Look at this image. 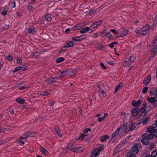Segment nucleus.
<instances>
[{
	"label": "nucleus",
	"instance_id": "nucleus-1",
	"mask_svg": "<svg viewBox=\"0 0 157 157\" xmlns=\"http://www.w3.org/2000/svg\"><path fill=\"white\" fill-rule=\"evenodd\" d=\"M135 60V58L133 55L128 54L126 56L123 65L126 67H129L131 63H133Z\"/></svg>",
	"mask_w": 157,
	"mask_h": 157
},
{
	"label": "nucleus",
	"instance_id": "nucleus-2",
	"mask_svg": "<svg viewBox=\"0 0 157 157\" xmlns=\"http://www.w3.org/2000/svg\"><path fill=\"white\" fill-rule=\"evenodd\" d=\"M68 149L71 150L72 151L77 152L80 153L82 152L83 150V148L80 146L76 147H73L72 143L71 142L67 147Z\"/></svg>",
	"mask_w": 157,
	"mask_h": 157
},
{
	"label": "nucleus",
	"instance_id": "nucleus-3",
	"mask_svg": "<svg viewBox=\"0 0 157 157\" xmlns=\"http://www.w3.org/2000/svg\"><path fill=\"white\" fill-rule=\"evenodd\" d=\"M103 22V21L101 20L92 23L90 27V33L96 30L97 29V27L102 24Z\"/></svg>",
	"mask_w": 157,
	"mask_h": 157
},
{
	"label": "nucleus",
	"instance_id": "nucleus-4",
	"mask_svg": "<svg viewBox=\"0 0 157 157\" xmlns=\"http://www.w3.org/2000/svg\"><path fill=\"white\" fill-rule=\"evenodd\" d=\"M153 48L151 49V56L153 57L157 52V36L153 40Z\"/></svg>",
	"mask_w": 157,
	"mask_h": 157
},
{
	"label": "nucleus",
	"instance_id": "nucleus-5",
	"mask_svg": "<svg viewBox=\"0 0 157 157\" xmlns=\"http://www.w3.org/2000/svg\"><path fill=\"white\" fill-rule=\"evenodd\" d=\"M118 134L120 136H121L122 135V134L120 132H119V129H117L112 135L111 140L113 143H114L116 142Z\"/></svg>",
	"mask_w": 157,
	"mask_h": 157
},
{
	"label": "nucleus",
	"instance_id": "nucleus-6",
	"mask_svg": "<svg viewBox=\"0 0 157 157\" xmlns=\"http://www.w3.org/2000/svg\"><path fill=\"white\" fill-rule=\"evenodd\" d=\"M147 130L148 132H149V134H148L147 133H144V136L147 137V138H148L149 140H150L151 139H152L154 138V136H155V134L154 133H153V132H155V131H149L147 130Z\"/></svg>",
	"mask_w": 157,
	"mask_h": 157
},
{
	"label": "nucleus",
	"instance_id": "nucleus-7",
	"mask_svg": "<svg viewBox=\"0 0 157 157\" xmlns=\"http://www.w3.org/2000/svg\"><path fill=\"white\" fill-rule=\"evenodd\" d=\"M103 148V146H100V149H99L98 148L94 149L91 154V157H96L99 154V152L102 151Z\"/></svg>",
	"mask_w": 157,
	"mask_h": 157
},
{
	"label": "nucleus",
	"instance_id": "nucleus-8",
	"mask_svg": "<svg viewBox=\"0 0 157 157\" xmlns=\"http://www.w3.org/2000/svg\"><path fill=\"white\" fill-rule=\"evenodd\" d=\"M147 130L149 131L152 130L155 131V135L157 136V120L155 121V124L153 125V126L147 128Z\"/></svg>",
	"mask_w": 157,
	"mask_h": 157
},
{
	"label": "nucleus",
	"instance_id": "nucleus-9",
	"mask_svg": "<svg viewBox=\"0 0 157 157\" xmlns=\"http://www.w3.org/2000/svg\"><path fill=\"white\" fill-rule=\"evenodd\" d=\"M150 26L149 25H146L144 27H143L142 30L140 32L139 34L143 36L145 35L147 33V31L149 29Z\"/></svg>",
	"mask_w": 157,
	"mask_h": 157
},
{
	"label": "nucleus",
	"instance_id": "nucleus-10",
	"mask_svg": "<svg viewBox=\"0 0 157 157\" xmlns=\"http://www.w3.org/2000/svg\"><path fill=\"white\" fill-rule=\"evenodd\" d=\"M140 110L137 107H133L131 110V114L133 117H135L139 114Z\"/></svg>",
	"mask_w": 157,
	"mask_h": 157
},
{
	"label": "nucleus",
	"instance_id": "nucleus-11",
	"mask_svg": "<svg viewBox=\"0 0 157 157\" xmlns=\"http://www.w3.org/2000/svg\"><path fill=\"white\" fill-rule=\"evenodd\" d=\"M118 129L119 130V132H121L123 134L125 132L127 133L128 132V131H127V130L128 129V126H127V125L125 124H124Z\"/></svg>",
	"mask_w": 157,
	"mask_h": 157
},
{
	"label": "nucleus",
	"instance_id": "nucleus-12",
	"mask_svg": "<svg viewBox=\"0 0 157 157\" xmlns=\"http://www.w3.org/2000/svg\"><path fill=\"white\" fill-rule=\"evenodd\" d=\"M58 79L57 77H52L49 78L45 80V82L47 83L52 84L55 83L56 80Z\"/></svg>",
	"mask_w": 157,
	"mask_h": 157
},
{
	"label": "nucleus",
	"instance_id": "nucleus-13",
	"mask_svg": "<svg viewBox=\"0 0 157 157\" xmlns=\"http://www.w3.org/2000/svg\"><path fill=\"white\" fill-rule=\"evenodd\" d=\"M144 135L142 136V138L141 140V142L144 145H147L150 144L149 139L147 137L144 136Z\"/></svg>",
	"mask_w": 157,
	"mask_h": 157
},
{
	"label": "nucleus",
	"instance_id": "nucleus-14",
	"mask_svg": "<svg viewBox=\"0 0 157 157\" xmlns=\"http://www.w3.org/2000/svg\"><path fill=\"white\" fill-rule=\"evenodd\" d=\"M137 124L136 123H130L128 126V129L127 131H132L136 127Z\"/></svg>",
	"mask_w": 157,
	"mask_h": 157
},
{
	"label": "nucleus",
	"instance_id": "nucleus-15",
	"mask_svg": "<svg viewBox=\"0 0 157 157\" xmlns=\"http://www.w3.org/2000/svg\"><path fill=\"white\" fill-rule=\"evenodd\" d=\"M150 94L152 97H156L157 95V90L156 88H152L151 90Z\"/></svg>",
	"mask_w": 157,
	"mask_h": 157
},
{
	"label": "nucleus",
	"instance_id": "nucleus-16",
	"mask_svg": "<svg viewBox=\"0 0 157 157\" xmlns=\"http://www.w3.org/2000/svg\"><path fill=\"white\" fill-rule=\"evenodd\" d=\"M142 103V101L140 100H138L137 101H133L132 103V105L134 107H138L140 106V105Z\"/></svg>",
	"mask_w": 157,
	"mask_h": 157
},
{
	"label": "nucleus",
	"instance_id": "nucleus-17",
	"mask_svg": "<svg viewBox=\"0 0 157 157\" xmlns=\"http://www.w3.org/2000/svg\"><path fill=\"white\" fill-rule=\"evenodd\" d=\"M69 76H74L75 74L76 71L74 69H70L67 70Z\"/></svg>",
	"mask_w": 157,
	"mask_h": 157
},
{
	"label": "nucleus",
	"instance_id": "nucleus-18",
	"mask_svg": "<svg viewBox=\"0 0 157 157\" xmlns=\"http://www.w3.org/2000/svg\"><path fill=\"white\" fill-rule=\"evenodd\" d=\"M36 132H29L24 134V136L27 138L34 136Z\"/></svg>",
	"mask_w": 157,
	"mask_h": 157
},
{
	"label": "nucleus",
	"instance_id": "nucleus-19",
	"mask_svg": "<svg viewBox=\"0 0 157 157\" xmlns=\"http://www.w3.org/2000/svg\"><path fill=\"white\" fill-rule=\"evenodd\" d=\"M137 144H135L131 149V151H132L134 154H137L139 152L138 148L137 147Z\"/></svg>",
	"mask_w": 157,
	"mask_h": 157
},
{
	"label": "nucleus",
	"instance_id": "nucleus-20",
	"mask_svg": "<svg viewBox=\"0 0 157 157\" xmlns=\"http://www.w3.org/2000/svg\"><path fill=\"white\" fill-rule=\"evenodd\" d=\"M128 33V30L126 29H123L121 33H120H120L119 34L120 35L117 36V37H119L122 36H124L126 35Z\"/></svg>",
	"mask_w": 157,
	"mask_h": 157
},
{
	"label": "nucleus",
	"instance_id": "nucleus-21",
	"mask_svg": "<svg viewBox=\"0 0 157 157\" xmlns=\"http://www.w3.org/2000/svg\"><path fill=\"white\" fill-rule=\"evenodd\" d=\"M86 32H88L89 33H90V27H85L82 29L80 30V33H84Z\"/></svg>",
	"mask_w": 157,
	"mask_h": 157
},
{
	"label": "nucleus",
	"instance_id": "nucleus-22",
	"mask_svg": "<svg viewBox=\"0 0 157 157\" xmlns=\"http://www.w3.org/2000/svg\"><path fill=\"white\" fill-rule=\"evenodd\" d=\"M142 111H141L140 110V113H139V115L140 116L139 118L140 120L144 118L145 117L146 115V113L145 112L144 110H142Z\"/></svg>",
	"mask_w": 157,
	"mask_h": 157
},
{
	"label": "nucleus",
	"instance_id": "nucleus-23",
	"mask_svg": "<svg viewBox=\"0 0 157 157\" xmlns=\"http://www.w3.org/2000/svg\"><path fill=\"white\" fill-rule=\"evenodd\" d=\"M74 44V43L73 41H70L68 42H67L66 43V45H65V47H66L67 49L72 47Z\"/></svg>",
	"mask_w": 157,
	"mask_h": 157
},
{
	"label": "nucleus",
	"instance_id": "nucleus-24",
	"mask_svg": "<svg viewBox=\"0 0 157 157\" xmlns=\"http://www.w3.org/2000/svg\"><path fill=\"white\" fill-rule=\"evenodd\" d=\"M151 76H149L147 77V78H145L143 81L144 83L146 85L151 80Z\"/></svg>",
	"mask_w": 157,
	"mask_h": 157
},
{
	"label": "nucleus",
	"instance_id": "nucleus-25",
	"mask_svg": "<svg viewBox=\"0 0 157 157\" xmlns=\"http://www.w3.org/2000/svg\"><path fill=\"white\" fill-rule=\"evenodd\" d=\"M40 150L44 155H47L48 154V151L43 147H41L40 149Z\"/></svg>",
	"mask_w": 157,
	"mask_h": 157
},
{
	"label": "nucleus",
	"instance_id": "nucleus-26",
	"mask_svg": "<svg viewBox=\"0 0 157 157\" xmlns=\"http://www.w3.org/2000/svg\"><path fill=\"white\" fill-rule=\"evenodd\" d=\"M25 100L24 99H21L20 98H17L16 100L17 102L21 104H23L24 103Z\"/></svg>",
	"mask_w": 157,
	"mask_h": 157
},
{
	"label": "nucleus",
	"instance_id": "nucleus-27",
	"mask_svg": "<svg viewBox=\"0 0 157 157\" xmlns=\"http://www.w3.org/2000/svg\"><path fill=\"white\" fill-rule=\"evenodd\" d=\"M109 138V136L108 135H104L101 138V141L102 142H105L106 140Z\"/></svg>",
	"mask_w": 157,
	"mask_h": 157
},
{
	"label": "nucleus",
	"instance_id": "nucleus-28",
	"mask_svg": "<svg viewBox=\"0 0 157 157\" xmlns=\"http://www.w3.org/2000/svg\"><path fill=\"white\" fill-rule=\"evenodd\" d=\"M147 100L150 102L151 103H154V102H155V97H148L147 99Z\"/></svg>",
	"mask_w": 157,
	"mask_h": 157
},
{
	"label": "nucleus",
	"instance_id": "nucleus-29",
	"mask_svg": "<svg viewBox=\"0 0 157 157\" xmlns=\"http://www.w3.org/2000/svg\"><path fill=\"white\" fill-rule=\"evenodd\" d=\"M45 19L46 21H49L51 20L52 17L50 14H46L45 16Z\"/></svg>",
	"mask_w": 157,
	"mask_h": 157
},
{
	"label": "nucleus",
	"instance_id": "nucleus-30",
	"mask_svg": "<svg viewBox=\"0 0 157 157\" xmlns=\"http://www.w3.org/2000/svg\"><path fill=\"white\" fill-rule=\"evenodd\" d=\"M61 76L62 77H66L67 75H68V71H63L61 73Z\"/></svg>",
	"mask_w": 157,
	"mask_h": 157
},
{
	"label": "nucleus",
	"instance_id": "nucleus-31",
	"mask_svg": "<svg viewBox=\"0 0 157 157\" xmlns=\"http://www.w3.org/2000/svg\"><path fill=\"white\" fill-rule=\"evenodd\" d=\"M72 40L75 42L81 41L79 36L73 37L72 38Z\"/></svg>",
	"mask_w": 157,
	"mask_h": 157
},
{
	"label": "nucleus",
	"instance_id": "nucleus-32",
	"mask_svg": "<svg viewBox=\"0 0 157 157\" xmlns=\"http://www.w3.org/2000/svg\"><path fill=\"white\" fill-rule=\"evenodd\" d=\"M142 27H138L134 31L137 34H140V32L142 30Z\"/></svg>",
	"mask_w": 157,
	"mask_h": 157
},
{
	"label": "nucleus",
	"instance_id": "nucleus-33",
	"mask_svg": "<svg viewBox=\"0 0 157 157\" xmlns=\"http://www.w3.org/2000/svg\"><path fill=\"white\" fill-rule=\"evenodd\" d=\"M64 58L63 57H60L57 58L56 62L57 63H59L64 60Z\"/></svg>",
	"mask_w": 157,
	"mask_h": 157
},
{
	"label": "nucleus",
	"instance_id": "nucleus-34",
	"mask_svg": "<svg viewBox=\"0 0 157 157\" xmlns=\"http://www.w3.org/2000/svg\"><path fill=\"white\" fill-rule=\"evenodd\" d=\"M9 6L10 7L14 8L16 7L15 2L14 1L10 2L9 3Z\"/></svg>",
	"mask_w": 157,
	"mask_h": 157
},
{
	"label": "nucleus",
	"instance_id": "nucleus-35",
	"mask_svg": "<svg viewBox=\"0 0 157 157\" xmlns=\"http://www.w3.org/2000/svg\"><path fill=\"white\" fill-rule=\"evenodd\" d=\"M41 54L40 52H36L33 54V56L36 58L37 56H39Z\"/></svg>",
	"mask_w": 157,
	"mask_h": 157
},
{
	"label": "nucleus",
	"instance_id": "nucleus-36",
	"mask_svg": "<svg viewBox=\"0 0 157 157\" xmlns=\"http://www.w3.org/2000/svg\"><path fill=\"white\" fill-rule=\"evenodd\" d=\"M6 59L8 60L12 61L13 60V58L11 55L10 54H8L6 57Z\"/></svg>",
	"mask_w": 157,
	"mask_h": 157
},
{
	"label": "nucleus",
	"instance_id": "nucleus-37",
	"mask_svg": "<svg viewBox=\"0 0 157 157\" xmlns=\"http://www.w3.org/2000/svg\"><path fill=\"white\" fill-rule=\"evenodd\" d=\"M157 155V150H155L153 151L151 154V155L152 157H155Z\"/></svg>",
	"mask_w": 157,
	"mask_h": 157
},
{
	"label": "nucleus",
	"instance_id": "nucleus-38",
	"mask_svg": "<svg viewBox=\"0 0 157 157\" xmlns=\"http://www.w3.org/2000/svg\"><path fill=\"white\" fill-rule=\"evenodd\" d=\"M50 92L49 91H43L41 93V94L42 96H47L49 95Z\"/></svg>",
	"mask_w": 157,
	"mask_h": 157
},
{
	"label": "nucleus",
	"instance_id": "nucleus-39",
	"mask_svg": "<svg viewBox=\"0 0 157 157\" xmlns=\"http://www.w3.org/2000/svg\"><path fill=\"white\" fill-rule=\"evenodd\" d=\"M148 87L147 86H145L143 88L142 92L144 94L146 93L148 90Z\"/></svg>",
	"mask_w": 157,
	"mask_h": 157
},
{
	"label": "nucleus",
	"instance_id": "nucleus-40",
	"mask_svg": "<svg viewBox=\"0 0 157 157\" xmlns=\"http://www.w3.org/2000/svg\"><path fill=\"white\" fill-rule=\"evenodd\" d=\"M35 32V29L34 28H29L28 29V33H33Z\"/></svg>",
	"mask_w": 157,
	"mask_h": 157
},
{
	"label": "nucleus",
	"instance_id": "nucleus-41",
	"mask_svg": "<svg viewBox=\"0 0 157 157\" xmlns=\"http://www.w3.org/2000/svg\"><path fill=\"white\" fill-rule=\"evenodd\" d=\"M91 131V129L90 128H87L86 130L84 132V133H86V135L84 134V135H86V136L88 135H89V134L87 133L88 132V131H90V132ZM83 135H84V134H82V136H83Z\"/></svg>",
	"mask_w": 157,
	"mask_h": 157
},
{
	"label": "nucleus",
	"instance_id": "nucleus-42",
	"mask_svg": "<svg viewBox=\"0 0 157 157\" xmlns=\"http://www.w3.org/2000/svg\"><path fill=\"white\" fill-rule=\"evenodd\" d=\"M55 132L57 133V134L58 135V136L60 137H62V135L60 131L59 130H56Z\"/></svg>",
	"mask_w": 157,
	"mask_h": 157
},
{
	"label": "nucleus",
	"instance_id": "nucleus-43",
	"mask_svg": "<svg viewBox=\"0 0 157 157\" xmlns=\"http://www.w3.org/2000/svg\"><path fill=\"white\" fill-rule=\"evenodd\" d=\"M21 67L20 66L17 67H16L14 70L13 71V73H14L18 71L19 70H21Z\"/></svg>",
	"mask_w": 157,
	"mask_h": 157
},
{
	"label": "nucleus",
	"instance_id": "nucleus-44",
	"mask_svg": "<svg viewBox=\"0 0 157 157\" xmlns=\"http://www.w3.org/2000/svg\"><path fill=\"white\" fill-rule=\"evenodd\" d=\"M21 70L22 71H26L27 69V67L25 65H23L21 67H20Z\"/></svg>",
	"mask_w": 157,
	"mask_h": 157
},
{
	"label": "nucleus",
	"instance_id": "nucleus-45",
	"mask_svg": "<svg viewBox=\"0 0 157 157\" xmlns=\"http://www.w3.org/2000/svg\"><path fill=\"white\" fill-rule=\"evenodd\" d=\"M149 119V118L148 117L145 118V119L142 122L143 124H145L148 121Z\"/></svg>",
	"mask_w": 157,
	"mask_h": 157
},
{
	"label": "nucleus",
	"instance_id": "nucleus-46",
	"mask_svg": "<svg viewBox=\"0 0 157 157\" xmlns=\"http://www.w3.org/2000/svg\"><path fill=\"white\" fill-rule=\"evenodd\" d=\"M27 138V137H25H25H22V136H21L17 140V141H18V142H21V141H22V140L23 139H26Z\"/></svg>",
	"mask_w": 157,
	"mask_h": 157
},
{
	"label": "nucleus",
	"instance_id": "nucleus-47",
	"mask_svg": "<svg viewBox=\"0 0 157 157\" xmlns=\"http://www.w3.org/2000/svg\"><path fill=\"white\" fill-rule=\"evenodd\" d=\"M79 36L81 40V41L85 39L87 37V36L86 35H82L81 36Z\"/></svg>",
	"mask_w": 157,
	"mask_h": 157
},
{
	"label": "nucleus",
	"instance_id": "nucleus-48",
	"mask_svg": "<svg viewBox=\"0 0 157 157\" xmlns=\"http://www.w3.org/2000/svg\"><path fill=\"white\" fill-rule=\"evenodd\" d=\"M67 49L66 48V47H65V46L63 48H61L60 50H59V53H60L61 52H63L66 50Z\"/></svg>",
	"mask_w": 157,
	"mask_h": 157
},
{
	"label": "nucleus",
	"instance_id": "nucleus-49",
	"mask_svg": "<svg viewBox=\"0 0 157 157\" xmlns=\"http://www.w3.org/2000/svg\"><path fill=\"white\" fill-rule=\"evenodd\" d=\"M98 48L101 50L104 48V46L101 44H98Z\"/></svg>",
	"mask_w": 157,
	"mask_h": 157
},
{
	"label": "nucleus",
	"instance_id": "nucleus-50",
	"mask_svg": "<svg viewBox=\"0 0 157 157\" xmlns=\"http://www.w3.org/2000/svg\"><path fill=\"white\" fill-rule=\"evenodd\" d=\"M22 60L20 57H17V63L19 64L22 62Z\"/></svg>",
	"mask_w": 157,
	"mask_h": 157
},
{
	"label": "nucleus",
	"instance_id": "nucleus-51",
	"mask_svg": "<svg viewBox=\"0 0 157 157\" xmlns=\"http://www.w3.org/2000/svg\"><path fill=\"white\" fill-rule=\"evenodd\" d=\"M105 35L109 39H110L112 36V35L110 33L108 32L105 33Z\"/></svg>",
	"mask_w": 157,
	"mask_h": 157
},
{
	"label": "nucleus",
	"instance_id": "nucleus-52",
	"mask_svg": "<svg viewBox=\"0 0 157 157\" xmlns=\"http://www.w3.org/2000/svg\"><path fill=\"white\" fill-rule=\"evenodd\" d=\"M143 107L141 108V109H142V110H144L145 111V108L146 107V103L145 102L142 105Z\"/></svg>",
	"mask_w": 157,
	"mask_h": 157
},
{
	"label": "nucleus",
	"instance_id": "nucleus-53",
	"mask_svg": "<svg viewBox=\"0 0 157 157\" xmlns=\"http://www.w3.org/2000/svg\"><path fill=\"white\" fill-rule=\"evenodd\" d=\"M100 65L101 67L103 68L104 69H106L107 68V67L104 65L102 63H101Z\"/></svg>",
	"mask_w": 157,
	"mask_h": 157
},
{
	"label": "nucleus",
	"instance_id": "nucleus-54",
	"mask_svg": "<svg viewBox=\"0 0 157 157\" xmlns=\"http://www.w3.org/2000/svg\"><path fill=\"white\" fill-rule=\"evenodd\" d=\"M7 10H4L3 11H2L1 12V14L2 15L5 16L6 15L7 13Z\"/></svg>",
	"mask_w": 157,
	"mask_h": 157
},
{
	"label": "nucleus",
	"instance_id": "nucleus-55",
	"mask_svg": "<svg viewBox=\"0 0 157 157\" xmlns=\"http://www.w3.org/2000/svg\"><path fill=\"white\" fill-rule=\"evenodd\" d=\"M7 141H6L5 140H3L1 141L0 140V146L3 144H4Z\"/></svg>",
	"mask_w": 157,
	"mask_h": 157
},
{
	"label": "nucleus",
	"instance_id": "nucleus-56",
	"mask_svg": "<svg viewBox=\"0 0 157 157\" xmlns=\"http://www.w3.org/2000/svg\"><path fill=\"white\" fill-rule=\"evenodd\" d=\"M104 118L103 117H99L98 118V120L99 122H101L102 121L104 120Z\"/></svg>",
	"mask_w": 157,
	"mask_h": 157
},
{
	"label": "nucleus",
	"instance_id": "nucleus-57",
	"mask_svg": "<svg viewBox=\"0 0 157 157\" xmlns=\"http://www.w3.org/2000/svg\"><path fill=\"white\" fill-rule=\"evenodd\" d=\"M9 110L11 114H13L14 113V110L12 108H10Z\"/></svg>",
	"mask_w": 157,
	"mask_h": 157
},
{
	"label": "nucleus",
	"instance_id": "nucleus-58",
	"mask_svg": "<svg viewBox=\"0 0 157 157\" xmlns=\"http://www.w3.org/2000/svg\"><path fill=\"white\" fill-rule=\"evenodd\" d=\"M33 8L32 6L31 5H29L28 6V9L29 11L32 10Z\"/></svg>",
	"mask_w": 157,
	"mask_h": 157
},
{
	"label": "nucleus",
	"instance_id": "nucleus-59",
	"mask_svg": "<svg viewBox=\"0 0 157 157\" xmlns=\"http://www.w3.org/2000/svg\"><path fill=\"white\" fill-rule=\"evenodd\" d=\"M110 31L111 32H114V33H115V34H119V33H120V32H116L115 31V30H114V29H110Z\"/></svg>",
	"mask_w": 157,
	"mask_h": 157
},
{
	"label": "nucleus",
	"instance_id": "nucleus-60",
	"mask_svg": "<svg viewBox=\"0 0 157 157\" xmlns=\"http://www.w3.org/2000/svg\"><path fill=\"white\" fill-rule=\"evenodd\" d=\"M49 103L50 105H51L52 106H53L54 105V101H49Z\"/></svg>",
	"mask_w": 157,
	"mask_h": 157
},
{
	"label": "nucleus",
	"instance_id": "nucleus-61",
	"mask_svg": "<svg viewBox=\"0 0 157 157\" xmlns=\"http://www.w3.org/2000/svg\"><path fill=\"white\" fill-rule=\"evenodd\" d=\"M25 142L24 141H21V142H19L18 144L21 146H22L25 144Z\"/></svg>",
	"mask_w": 157,
	"mask_h": 157
},
{
	"label": "nucleus",
	"instance_id": "nucleus-62",
	"mask_svg": "<svg viewBox=\"0 0 157 157\" xmlns=\"http://www.w3.org/2000/svg\"><path fill=\"white\" fill-rule=\"evenodd\" d=\"M95 11L94 10H92L89 11V14L90 15H92L93 14L94 12Z\"/></svg>",
	"mask_w": 157,
	"mask_h": 157
},
{
	"label": "nucleus",
	"instance_id": "nucleus-63",
	"mask_svg": "<svg viewBox=\"0 0 157 157\" xmlns=\"http://www.w3.org/2000/svg\"><path fill=\"white\" fill-rule=\"evenodd\" d=\"M27 88V87H26L25 86H21L19 88V89L20 90H23L24 89H26Z\"/></svg>",
	"mask_w": 157,
	"mask_h": 157
},
{
	"label": "nucleus",
	"instance_id": "nucleus-64",
	"mask_svg": "<svg viewBox=\"0 0 157 157\" xmlns=\"http://www.w3.org/2000/svg\"><path fill=\"white\" fill-rule=\"evenodd\" d=\"M92 36H93V37H97L98 36V34L97 33H93V34H92Z\"/></svg>",
	"mask_w": 157,
	"mask_h": 157
}]
</instances>
